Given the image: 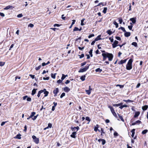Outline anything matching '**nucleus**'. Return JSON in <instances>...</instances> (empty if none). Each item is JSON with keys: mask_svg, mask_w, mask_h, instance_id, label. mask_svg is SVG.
Returning a JSON list of instances; mask_svg holds the SVG:
<instances>
[{"mask_svg": "<svg viewBox=\"0 0 148 148\" xmlns=\"http://www.w3.org/2000/svg\"><path fill=\"white\" fill-rule=\"evenodd\" d=\"M133 60L132 59H130L126 66V69L130 70L132 68V64Z\"/></svg>", "mask_w": 148, "mask_h": 148, "instance_id": "f257e3e1", "label": "nucleus"}, {"mask_svg": "<svg viewBox=\"0 0 148 148\" xmlns=\"http://www.w3.org/2000/svg\"><path fill=\"white\" fill-rule=\"evenodd\" d=\"M106 56H107V58L108 59V60L109 61H111L113 57V55L112 54L108 53H106Z\"/></svg>", "mask_w": 148, "mask_h": 148, "instance_id": "f03ea898", "label": "nucleus"}, {"mask_svg": "<svg viewBox=\"0 0 148 148\" xmlns=\"http://www.w3.org/2000/svg\"><path fill=\"white\" fill-rule=\"evenodd\" d=\"M88 65V64H87V66H86L85 68L80 69L78 72L79 73H83L86 71L88 69L89 66V65Z\"/></svg>", "mask_w": 148, "mask_h": 148, "instance_id": "7ed1b4c3", "label": "nucleus"}, {"mask_svg": "<svg viewBox=\"0 0 148 148\" xmlns=\"http://www.w3.org/2000/svg\"><path fill=\"white\" fill-rule=\"evenodd\" d=\"M108 108H110V109L111 111V112L113 115L115 117H117V115L115 112L113 108L110 106H109Z\"/></svg>", "mask_w": 148, "mask_h": 148, "instance_id": "20e7f679", "label": "nucleus"}, {"mask_svg": "<svg viewBox=\"0 0 148 148\" xmlns=\"http://www.w3.org/2000/svg\"><path fill=\"white\" fill-rule=\"evenodd\" d=\"M119 43V42L116 40H115L114 43L112 44V47L113 48L116 47Z\"/></svg>", "mask_w": 148, "mask_h": 148, "instance_id": "39448f33", "label": "nucleus"}, {"mask_svg": "<svg viewBox=\"0 0 148 148\" xmlns=\"http://www.w3.org/2000/svg\"><path fill=\"white\" fill-rule=\"evenodd\" d=\"M58 92L59 90L58 88H56L55 90H54L53 92L54 94V96H57Z\"/></svg>", "mask_w": 148, "mask_h": 148, "instance_id": "423d86ee", "label": "nucleus"}, {"mask_svg": "<svg viewBox=\"0 0 148 148\" xmlns=\"http://www.w3.org/2000/svg\"><path fill=\"white\" fill-rule=\"evenodd\" d=\"M64 90L66 92H68L70 90V89L68 87L66 86L64 88Z\"/></svg>", "mask_w": 148, "mask_h": 148, "instance_id": "0eeeda50", "label": "nucleus"}, {"mask_svg": "<svg viewBox=\"0 0 148 148\" xmlns=\"http://www.w3.org/2000/svg\"><path fill=\"white\" fill-rule=\"evenodd\" d=\"M45 90V89H44L43 90H40V91H38V95H37V97H40V95L41 94V93L43 92H44V90Z\"/></svg>", "mask_w": 148, "mask_h": 148, "instance_id": "6e6552de", "label": "nucleus"}, {"mask_svg": "<svg viewBox=\"0 0 148 148\" xmlns=\"http://www.w3.org/2000/svg\"><path fill=\"white\" fill-rule=\"evenodd\" d=\"M141 122L140 120H137L135 122L133 123H132V125H134L136 124H139L141 123Z\"/></svg>", "mask_w": 148, "mask_h": 148, "instance_id": "1a4fd4ad", "label": "nucleus"}, {"mask_svg": "<svg viewBox=\"0 0 148 148\" xmlns=\"http://www.w3.org/2000/svg\"><path fill=\"white\" fill-rule=\"evenodd\" d=\"M76 132H73L72 134L71 135V136L73 138H75L76 137Z\"/></svg>", "mask_w": 148, "mask_h": 148, "instance_id": "9d476101", "label": "nucleus"}, {"mask_svg": "<svg viewBox=\"0 0 148 148\" xmlns=\"http://www.w3.org/2000/svg\"><path fill=\"white\" fill-rule=\"evenodd\" d=\"M125 32L124 35L126 37H128L131 35V33L130 32H127L126 31Z\"/></svg>", "mask_w": 148, "mask_h": 148, "instance_id": "9b49d317", "label": "nucleus"}, {"mask_svg": "<svg viewBox=\"0 0 148 148\" xmlns=\"http://www.w3.org/2000/svg\"><path fill=\"white\" fill-rule=\"evenodd\" d=\"M102 56L103 57V60H105L107 58V56H106V55L105 53H103L102 54Z\"/></svg>", "mask_w": 148, "mask_h": 148, "instance_id": "f8f14e48", "label": "nucleus"}, {"mask_svg": "<svg viewBox=\"0 0 148 148\" xmlns=\"http://www.w3.org/2000/svg\"><path fill=\"white\" fill-rule=\"evenodd\" d=\"M130 20L132 21V23L133 24L135 23L136 21L135 18H130Z\"/></svg>", "mask_w": 148, "mask_h": 148, "instance_id": "ddd939ff", "label": "nucleus"}, {"mask_svg": "<svg viewBox=\"0 0 148 148\" xmlns=\"http://www.w3.org/2000/svg\"><path fill=\"white\" fill-rule=\"evenodd\" d=\"M99 125L97 124L96 126H95L94 127V131L96 132H97V130H98L99 132H100L99 130H98V128L99 127Z\"/></svg>", "mask_w": 148, "mask_h": 148, "instance_id": "4468645a", "label": "nucleus"}, {"mask_svg": "<svg viewBox=\"0 0 148 148\" xmlns=\"http://www.w3.org/2000/svg\"><path fill=\"white\" fill-rule=\"evenodd\" d=\"M140 112H136L135 113V114L134 115V118H136L140 114Z\"/></svg>", "mask_w": 148, "mask_h": 148, "instance_id": "2eb2a0df", "label": "nucleus"}, {"mask_svg": "<svg viewBox=\"0 0 148 148\" xmlns=\"http://www.w3.org/2000/svg\"><path fill=\"white\" fill-rule=\"evenodd\" d=\"M126 61V60H121L118 63L119 64H122L125 62Z\"/></svg>", "mask_w": 148, "mask_h": 148, "instance_id": "dca6fc26", "label": "nucleus"}, {"mask_svg": "<svg viewBox=\"0 0 148 148\" xmlns=\"http://www.w3.org/2000/svg\"><path fill=\"white\" fill-rule=\"evenodd\" d=\"M44 94H45V95L44 96V97H46L48 95V94L49 93V92L47 91L46 90V89H45V90H44Z\"/></svg>", "mask_w": 148, "mask_h": 148, "instance_id": "f3484780", "label": "nucleus"}, {"mask_svg": "<svg viewBox=\"0 0 148 148\" xmlns=\"http://www.w3.org/2000/svg\"><path fill=\"white\" fill-rule=\"evenodd\" d=\"M101 35H99L95 39V41H97L101 39Z\"/></svg>", "mask_w": 148, "mask_h": 148, "instance_id": "a211bd4d", "label": "nucleus"}, {"mask_svg": "<svg viewBox=\"0 0 148 148\" xmlns=\"http://www.w3.org/2000/svg\"><path fill=\"white\" fill-rule=\"evenodd\" d=\"M148 108V106L147 105H145L142 107V109L144 111L146 110Z\"/></svg>", "mask_w": 148, "mask_h": 148, "instance_id": "6ab92c4d", "label": "nucleus"}, {"mask_svg": "<svg viewBox=\"0 0 148 148\" xmlns=\"http://www.w3.org/2000/svg\"><path fill=\"white\" fill-rule=\"evenodd\" d=\"M37 90V89H34L32 91V95H34L36 93V90Z\"/></svg>", "mask_w": 148, "mask_h": 148, "instance_id": "aec40b11", "label": "nucleus"}, {"mask_svg": "<svg viewBox=\"0 0 148 148\" xmlns=\"http://www.w3.org/2000/svg\"><path fill=\"white\" fill-rule=\"evenodd\" d=\"M13 8L12 6L8 5L6 6L5 8H4L5 10H8L10 8Z\"/></svg>", "mask_w": 148, "mask_h": 148, "instance_id": "412c9836", "label": "nucleus"}, {"mask_svg": "<svg viewBox=\"0 0 148 148\" xmlns=\"http://www.w3.org/2000/svg\"><path fill=\"white\" fill-rule=\"evenodd\" d=\"M123 104V103H119L118 104H115L114 105H113V106H116V107H118L119 106H121Z\"/></svg>", "mask_w": 148, "mask_h": 148, "instance_id": "4be33fe9", "label": "nucleus"}, {"mask_svg": "<svg viewBox=\"0 0 148 148\" xmlns=\"http://www.w3.org/2000/svg\"><path fill=\"white\" fill-rule=\"evenodd\" d=\"M85 77L86 75H84L82 76V77L80 78V79L82 81H84L85 79Z\"/></svg>", "mask_w": 148, "mask_h": 148, "instance_id": "5701e85b", "label": "nucleus"}, {"mask_svg": "<svg viewBox=\"0 0 148 148\" xmlns=\"http://www.w3.org/2000/svg\"><path fill=\"white\" fill-rule=\"evenodd\" d=\"M128 107V106L126 105H121L119 107V108L121 109H122L124 107Z\"/></svg>", "mask_w": 148, "mask_h": 148, "instance_id": "b1692460", "label": "nucleus"}, {"mask_svg": "<svg viewBox=\"0 0 148 148\" xmlns=\"http://www.w3.org/2000/svg\"><path fill=\"white\" fill-rule=\"evenodd\" d=\"M34 140V142L37 144H38L39 143V139L38 138H36Z\"/></svg>", "mask_w": 148, "mask_h": 148, "instance_id": "393cba45", "label": "nucleus"}, {"mask_svg": "<svg viewBox=\"0 0 148 148\" xmlns=\"http://www.w3.org/2000/svg\"><path fill=\"white\" fill-rule=\"evenodd\" d=\"M113 24L115 25L116 26V28H117L119 26V25L118 23H116V21H114L113 22Z\"/></svg>", "mask_w": 148, "mask_h": 148, "instance_id": "a878e982", "label": "nucleus"}, {"mask_svg": "<svg viewBox=\"0 0 148 148\" xmlns=\"http://www.w3.org/2000/svg\"><path fill=\"white\" fill-rule=\"evenodd\" d=\"M148 132L147 130H145L142 131V134H146Z\"/></svg>", "mask_w": 148, "mask_h": 148, "instance_id": "bb28decb", "label": "nucleus"}, {"mask_svg": "<svg viewBox=\"0 0 148 148\" xmlns=\"http://www.w3.org/2000/svg\"><path fill=\"white\" fill-rule=\"evenodd\" d=\"M21 135L20 134H17L15 138L18 139H21Z\"/></svg>", "mask_w": 148, "mask_h": 148, "instance_id": "cd10ccee", "label": "nucleus"}, {"mask_svg": "<svg viewBox=\"0 0 148 148\" xmlns=\"http://www.w3.org/2000/svg\"><path fill=\"white\" fill-rule=\"evenodd\" d=\"M102 71V70L100 69L99 68H98L95 70V71L96 72H101Z\"/></svg>", "mask_w": 148, "mask_h": 148, "instance_id": "c85d7f7f", "label": "nucleus"}, {"mask_svg": "<svg viewBox=\"0 0 148 148\" xmlns=\"http://www.w3.org/2000/svg\"><path fill=\"white\" fill-rule=\"evenodd\" d=\"M36 112H32L30 116V117L31 118H32L33 116H34V115L35 114Z\"/></svg>", "mask_w": 148, "mask_h": 148, "instance_id": "c756f323", "label": "nucleus"}, {"mask_svg": "<svg viewBox=\"0 0 148 148\" xmlns=\"http://www.w3.org/2000/svg\"><path fill=\"white\" fill-rule=\"evenodd\" d=\"M123 101L127 102H133V101L130 99H128L127 100H126L125 99H124L123 100Z\"/></svg>", "mask_w": 148, "mask_h": 148, "instance_id": "7c9ffc66", "label": "nucleus"}, {"mask_svg": "<svg viewBox=\"0 0 148 148\" xmlns=\"http://www.w3.org/2000/svg\"><path fill=\"white\" fill-rule=\"evenodd\" d=\"M132 45H133L134 46H135V47H137L138 46H137V43L136 42H133L132 43Z\"/></svg>", "mask_w": 148, "mask_h": 148, "instance_id": "2f4dec72", "label": "nucleus"}, {"mask_svg": "<svg viewBox=\"0 0 148 148\" xmlns=\"http://www.w3.org/2000/svg\"><path fill=\"white\" fill-rule=\"evenodd\" d=\"M107 8H106V7H105V8H104V9H103V12L104 13V14H106V11L107 10Z\"/></svg>", "mask_w": 148, "mask_h": 148, "instance_id": "473e14b6", "label": "nucleus"}, {"mask_svg": "<svg viewBox=\"0 0 148 148\" xmlns=\"http://www.w3.org/2000/svg\"><path fill=\"white\" fill-rule=\"evenodd\" d=\"M86 93L88 94V95H89L91 93V91L90 90H86Z\"/></svg>", "mask_w": 148, "mask_h": 148, "instance_id": "72a5a7b5", "label": "nucleus"}, {"mask_svg": "<svg viewBox=\"0 0 148 148\" xmlns=\"http://www.w3.org/2000/svg\"><path fill=\"white\" fill-rule=\"evenodd\" d=\"M107 32L108 34L109 35H111L112 34V31H111L110 30H108L107 31Z\"/></svg>", "mask_w": 148, "mask_h": 148, "instance_id": "f704fd0d", "label": "nucleus"}, {"mask_svg": "<svg viewBox=\"0 0 148 148\" xmlns=\"http://www.w3.org/2000/svg\"><path fill=\"white\" fill-rule=\"evenodd\" d=\"M121 29L124 32H126V30H125L124 28L123 27H121L119 28V29Z\"/></svg>", "mask_w": 148, "mask_h": 148, "instance_id": "c9c22d12", "label": "nucleus"}, {"mask_svg": "<svg viewBox=\"0 0 148 148\" xmlns=\"http://www.w3.org/2000/svg\"><path fill=\"white\" fill-rule=\"evenodd\" d=\"M56 73H55L54 74H51V77L53 79H55L56 78Z\"/></svg>", "mask_w": 148, "mask_h": 148, "instance_id": "e433bc0d", "label": "nucleus"}, {"mask_svg": "<svg viewBox=\"0 0 148 148\" xmlns=\"http://www.w3.org/2000/svg\"><path fill=\"white\" fill-rule=\"evenodd\" d=\"M119 22L120 24H121L123 20L121 18H119Z\"/></svg>", "mask_w": 148, "mask_h": 148, "instance_id": "4c0bfd02", "label": "nucleus"}, {"mask_svg": "<svg viewBox=\"0 0 148 148\" xmlns=\"http://www.w3.org/2000/svg\"><path fill=\"white\" fill-rule=\"evenodd\" d=\"M119 118L121 119V120L122 121H123L124 122V119H123V117H122V116H120V115H119Z\"/></svg>", "mask_w": 148, "mask_h": 148, "instance_id": "58836bf2", "label": "nucleus"}, {"mask_svg": "<svg viewBox=\"0 0 148 148\" xmlns=\"http://www.w3.org/2000/svg\"><path fill=\"white\" fill-rule=\"evenodd\" d=\"M85 19L84 18H83L82 19L81 21V25H84V24L83 23V22L84 21Z\"/></svg>", "mask_w": 148, "mask_h": 148, "instance_id": "ea45409f", "label": "nucleus"}, {"mask_svg": "<svg viewBox=\"0 0 148 148\" xmlns=\"http://www.w3.org/2000/svg\"><path fill=\"white\" fill-rule=\"evenodd\" d=\"M101 135L102 136L103 135V134H104L105 133V132H104L103 129L102 128H101Z\"/></svg>", "mask_w": 148, "mask_h": 148, "instance_id": "a19ab883", "label": "nucleus"}, {"mask_svg": "<svg viewBox=\"0 0 148 148\" xmlns=\"http://www.w3.org/2000/svg\"><path fill=\"white\" fill-rule=\"evenodd\" d=\"M101 141L102 144L103 145H104L106 143V141L104 139H102Z\"/></svg>", "mask_w": 148, "mask_h": 148, "instance_id": "79ce46f5", "label": "nucleus"}, {"mask_svg": "<svg viewBox=\"0 0 148 148\" xmlns=\"http://www.w3.org/2000/svg\"><path fill=\"white\" fill-rule=\"evenodd\" d=\"M65 78V75L64 74H62V77H61V79L62 80Z\"/></svg>", "mask_w": 148, "mask_h": 148, "instance_id": "37998d69", "label": "nucleus"}, {"mask_svg": "<svg viewBox=\"0 0 148 148\" xmlns=\"http://www.w3.org/2000/svg\"><path fill=\"white\" fill-rule=\"evenodd\" d=\"M79 30V28H78L75 27L73 30V31H76Z\"/></svg>", "mask_w": 148, "mask_h": 148, "instance_id": "c03bdc74", "label": "nucleus"}, {"mask_svg": "<svg viewBox=\"0 0 148 148\" xmlns=\"http://www.w3.org/2000/svg\"><path fill=\"white\" fill-rule=\"evenodd\" d=\"M65 93L64 92H63L60 95V98H62L63 97L65 96Z\"/></svg>", "mask_w": 148, "mask_h": 148, "instance_id": "a18cd8bd", "label": "nucleus"}, {"mask_svg": "<svg viewBox=\"0 0 148 148\" xmlns=\"http://www.w3.org/2000/svg\"><path fill=\"white\" fill-rule=\"evenodd\" d=\"M23 16V15L22 14H19L17 15V17L18 18H21Z\"/></svg>", "mask_w": 148, "mask_h": 148, "instance_id": "49530a36", "label": "nucleus"}, {"mask_svg": "<svg viewBox=\"0 0 148 148\" xmlns=\"http://www.w3.org/2000/svg\"><path fill=\"white\" fill-rule=\"evenodd\" d=\"M41 67V66L39 65L38 67H36L35 68V69L36 70L38 71V70H39L40 68Z\"/></svg>", "mask_w": 148, "mask_h": 148, "instance_id": "de8ad7c7", "label": "nucleus"}, {"mask_svg": "<svg viewBox=\"0 0 148 148\" xmlns=\"http://www.w3.org/2000/svg\"><path fill=\"white\" fill-rule=\"evenodd\" d=\"M114 136L116 137V136H118V134L117 132H115L114 133Z\"/></svg>", "mask_w": 148, "mask_h": 148, "instance_id": "09e8293b", "label": "nucleus"}, {"mask_svg": "<svg viewBox=\"0 0 148 148\" xmlns=\"http://www.w3.org/2000/svg\"><path fill=\"white\" fill-rule=\"evenodd\" d=\"M128 27L130 30H131L132 29L133 26L132 25H129L128 26Z\"/></svg>", "mask_w": 148, "mask_h": 148, "instance_id": "8fccbe9b", "label": "nucleus"}, {"mask_svg": "<svg viewBox=\"0 0 148 148\" xmlns=\"http://www.w3.org/2000/svg\"><path fill=\"white\" fill-rule=\"evenodd\" d=\"M52 126V125L51 123H49L48 124V125L47 127H48V128H51Z\"/></svg>", "mask_w": 148, "mask_h": 148, "instance_id": "3c124183", "label": "nucleus"}, {"mask_svg": "<svg viewBox=\"0 0 148 148\" xmlns=\"http://www.w3.org/2000/svg\"><path fill=\"white\" fill-rule=\"evenodd\" d=\"M86 120L89 121V122L88 123H89V122L90 121V118L88 117H86Z\"/></svg>", "mask_w": 148, "mask_h": 148, "instance_id": "603ef678", "label": "nucleus"}, {"mask_svg": "<svg viewBox=\"0 0 148 148\" xmlns=\"http://www.w3.org/2000/svg\"><path fill=\"white\" fill-rule=\"evenodd\" d=\"M116 39L119 40H121V38H120V37L119 36H116L115 37Z\"/></svg>", "mask_w": 148, "mask_h": 148, "instance_id": "864d4df0", "label": "nucleus"}, {"mask_svg": "<svg viewBox=\"0 0 148 148\" xmlns=\"http://www.w3.org/2000/svg\"><path fill=\"white\" fill-rule=\"evenodd\" d=\"M94 36V34H90V35H89L88 36V38H91V37H93Z\"/></svg>", "mask_w": 148, "mask_h": 148, "instance_id": "5fc2aeb1", "label": "nucleus"}, {"mask_svg": "<svg viewBox=\"0 0 148 148\" xmlns=\"http://www.w3.org/2000/svg\"><path fill=\"white\" fill-rule=\"evenodd\" d=\"M116 86H119L120 88H123L124 87V86L123 85H120L119 84H118V85H116Z\"/></svg>", "mask_w": 148, "mask_h": 148, "instance_id": "6e6d98bb", "label": "nucleus"}, {"mask_svg": "<svg viewBox=\"0 0 148 148\" xmlns=\"http://www.w3.org/2000/svg\"><path fill=\"white\" fill-rule=\"evenodd\" d=\"M62 82V80L59 79L57 81V83L58 84H60Z\"/></svg>", "mask_w": 148, "mask_h": 148, "instance_id": "4d7b16f0", "label": "nucleus"}, {"mask_svg": "<svg viewBox=\"0 0 148 148\" xmlns=\"http://www.w3.org/2000/svg\"><path fill=\"white\" fill-rule=\"evenodd\" d=\"M109 39L110 40L111 42H113L114 39L113 38L111 37H110L109 38Z\"/></svg>", "mask_w": 148, "mask_h": 148, "instance_id": "13d9d810", "label": "nucleus"}, {"mask_svg": "<svg viewBox=\"0 0 148 148\" xmlns=\"http://www.w3.org/2000/svg\"><path fill=\"white\" fill-rule=\"evenodd\" d=\"M4 65V62H0V66H3Z\"/></svg>", "mask_w": 148, "mask_h": 148, "instance_id": "bf43d9fd", "label": "nucleus"}, {"mask_svg": "<svg viewBox=\"0 0 148 148\" xmlns=\"http://www.w3.org/2000/svg\"><path fill=\"white\" fill-rule=\"evenodd\" d=\"M8 122V121H5V122H2V123H1V126H3V125H4L5 124V123H6V122Z\"/></svg>", "mask_w": 148, "mask_h": 148, "instance_id": "052dcab7", "label": "nucleus"}, {"mask_svg": "<svg viewBox=\"0 0 148 148\" xmlns=\"http://www.w3.org/2000/svg\"><path fill=\"white\" fill-rule=\"evenodd\" d=\"M86 63V62H84L83 63H82L81 64V66H83L85 65Z\"/></svg>", "mask_w": 148, "mask_h": 148, "instance_id": "680f3d73", "label": "nucleus"}, {"mask_svg": "<svg viewBox=\"0 0 148 148\" xmlns=\"http://www.w3.org/2000/svg\"><path fill=\"white\" fill-rule=\"evenodd\" d=\"M34 25L30 23L28 25V27H34Z\"/></svg>", "mask_w": 148, "mask_h": 148, "instance_id": "e2e57ef3", "label": "nucleus"}, {"mask_svg": "<svg viewBox=\"0 0 148 148\" xmlns=\"http://www.w3.org/2000/svg\"><path fill=\"white\" fill-rule=\"evenodd\" d=\"M79 58H81L84 57V55L83 54H82L81 55H79Z\"/></svg>", "mask_w": 148, "mask_h": 148, "instance_id": "0e129e2a", "label": "nucleus"}, {"mask_svg": "<svg viewBox=\"0 0 148 148\" xmlns=\"http://www.w3.org/2000/svg\"><path fill=\"white\" fill-rule=\"evenodd\" d=\"M49 79V77H43V79L44 80H48Z\"/></svg>", "mask_w": 148, "mask_h": 148, "instance_id": "69168bd1", "label": "nucleus"}, {"mask_svg": "<svg viewBox=\"0 0 148 148\" xmlns=\"http://www.w3.org/2000/svg\"><path fill=\"white\" fill-rule=\"evenodd\" d=\"M27 101H30L31 100V99L30 97H27Z\"/></svg>", "mask_w": 148, "mask_h": 148, "instance_id": "338daca9", "label": "nucleus"}, {"mask_svg": "<svg viewBox=\"0 0 148 148\" xmlns=\"http://www.w3.org/2000/svg\"><path fill=\"white\" fill-rule=\"evenodd\" d=\"M34 116V117H32V118L33 120H34L36 119L37 116V115L36 116Z\"/></svg>", "mask_w": 148, "mask_h": 148, "instance_id": "774afa93", "label": "nucleus"}]
</instances>
